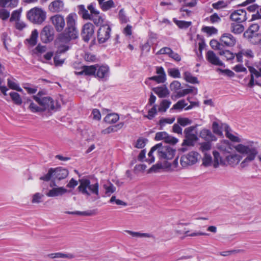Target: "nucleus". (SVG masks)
<instances>
[{
  "instance_id": "b1692460",
  "label": "nucleus",
  "mask_w": 261,
  "mask_h": 261,
  "mask_svg": "<svg viewBox=\"0 0 261 261\" xmlns=\"http://www.w3.org/2000/svg\"><path fill=\"white\" fill-rule=\"evenodd\" d=\"M67 192V190L64 187L54 188L46 193V195L50 197L61 196Z\"/></svg>"
},
{
  "instance_id": "774afa93",
  "label": "nucleus",
  "mask_w": 261,
  "mask_h": 261,
  "mask_svg": "<svg viewBox=\"0 0 261 261\" xmlns=\"http://www.w3.org/2000/svg\"><path fill=\"white\" fill-rule=\"evenodd\" d=\"M146 141H147L146 139L139 138L137 141L135 147L138 148H143L145 146Z\"/></svg>"
},
{
  "instance_id": "8fccbe9b",
  "label": "nucleus",
  "mask_w": 261,
  "mask_h": 261,
  "mask_svg": "<svg viewBox=\"0 0 261 261\" xmlns=\"http://www.w3.org/2000/svg\"><path fill=\"white\" fill-rule=\"evenodd\" d=\"M175 121V118H162L159 122V124L161 126L160 129H163V127L165 125L166 123L168 124H172L173 123V122Z\"/></svg>"
},
{
  "instance_id": "4d7b16f0",
  "label": "nucleus",
  "mask_w": 261,
  "mask_h": 261,
  "mask_svg": "<svg viewBox=\"0 0 261 261\" xmlns=\"http://www.w3.org/2000/svg\"><path fill=\"white\" fill-rule=\"evenodd\" d=\"M118 17L119 19L120 20V21L122 23H127L129 20L128 18L127 17V16L125 15L124 11L123 9H121L118 14Z\"/></svg>"
},
{
  "instance_id": "13d9d810",
  "label": "nucleus",
  "mask_w": 261,
  "mask_h": 261,
  "mask_svg": "<svg viewBox=\"0 0 261 261\" xmlns=\"http://www.w3.org/2000/svg\"><path fill=\"white\" fill-rule=\"evenodd\" d=\"M212 162V158L210 154H208L205 153L204 156L202 159V164L205 166L207 167L211 165Z\"/></svg>"
},
{
  "instance_id": "f704fd0d",
  "label": "nucleus",
  "mask_w": 261,
  "mask_h": 261,
  "mask_svg": "<svg viewBox=\"0 0 261 261\" xmlns=\"http://www.w3.org/2000/svg\"><path fill=\"white\" fill-rule=\"evenodd\" d=\"M38 32L37 30H34L31 33V36L27 40L30 45L34 46L37 44Z\"/></svg>"
},
{
  "instance_id": "c85d7f7f",
  "label": "nucleus",
  "mask_w": 261,
  "mask_h": 261,
  "mask_svg": "<svg viewBox=\"0 0 261 261\" xmlns=\"http://www.w3.org/2000/svg\"><path fill=\"white\" fill-rule=\"evenodd\" d=\"M119 119V115L116 113L109 114L104 118V121L107 123L113 124L117 122Z\"/></svg>"
},
{
  "instance_id": "5701e85b",
  "label": "nucleus",
  "mask_w": 261,
  "mask_h": 261,
  "mask_svg": "<svg viewBox=\"0 0 261 261\" xmlns=\"http://www.w3.org/2000/svg\"><path fill=\"white\" fill-rule=\"evenodd\" d=\"M199 136L206 141H215L217 139V137L212 134L211 131L207 129H202L200 131Z\"/></svg>"
},
{
  "instance_id": "09e8293b",
  "label": "nucleus",
  "mask_w": 261,
  "mask_h": 261,
  "mask_svg": "<svg viewBox=\"0 0 261 261\" xmlns=\"http://www.w3.org/2000/svg\"><path fill=\"white\" fill-rule=\"evenodd\" d=\"M90 20H92L94 23L97 26L102 25L101 24L103 21L102 17L99 16V14L91 15Z\"/></svg>"
},
{
  "instance_id": "bb28decb",
  "label": "nucleus",
  "mask_w": 261,
  "mask_h": 261,
  "mask_svg": "<svg viewBox=\"0 0 261 261\" xmlns=\"http://www.w3.org/2000/svg\"><path fill=\"white\" fill-rule=\"evenodd\" d=\"M78 13L80 15L82 16V18L84 19H91V15L88 13V11L86 9L85 6L80 5L77 6Z\"/></svg>"
},
{
  "instance_id": "052dcab7",
  "label": "nucleus",
  "mask_w": 261,
  "mask_h": 261,
  "mask_svg": "<svg viewBox=\"0 0 261 261\" xmlns=\"http://www.w3.org/2000/svg\"><path fill=\"white\" fill-rule=\"evenodd\" d=\"M228 127H227L226 129V136L227 138H228L230 140H231L232 142H240L241 140L240 138H239L238 137H236L232 135V134L230 133L228 130L227 128Z\"/></svg>"
},
{
  "instance_id": "69168bd1",
  "label": "nucleus",
  "mask_w": 261,
  "mask_h": 261,
  "mask_svg": "<svg viewBox=\"0 0 261 261\" xmlns=\"http://www.w3.org/2000/svg\"><path fill=\"white\" fill-rule=\"evenodd\" d=\"M165 142L166 143L174 145L178 142V139L176 138L170 136L167 134V136H166Z\"/></svg>"
},
{
  "instance_id": "0eeeda50",
  "label": "nucleus",
  "mask_w": 261,
  "mask_h": 261,
  "mask_svg": "<svg viewBox=\"0 0 261 261\" xmlns=\"http://www.w3.org/2000/svg\"><path fill=\"white\" fill-rule=\"evenodd\" d=\"M111 28L108 24L100 25L97 31V40L99 43L106 42L110 37Z\"/></svg>"
},
{
  "instance_id": "2eb2a0df",
  "label": "nucleus",
  "mask_w": 261,
  "mask_h": 261,
  "mask_svg": "<svg viewBox=\"0 0 261 261\" xmlns=\"http://www.w3.org/2000/svg\"><path fill=\"white\" fill-rule=\"evenodd\" d=\"M223 46L233 47L236 43V38L230 33L223 34L220 39Z\"/></svg>"
},
{
  "instance_id": "20e7f679",
  "label": "nucleus",
  "mask_w": 261,
  "mask_h": 261,
  "mask_svg": "<svg viewBox=\"0 0 261 261\" xmlns=\"http://www.w3.org/2000/svg\"><path fill=\"white\" fill-rule=\"evenodd\" d=\"M27 17L34 24H41L46 18V12L41 8L34 7L27 12Z\"/></svg>"
},
{
  "instance_id": "dca6fc26",
  "label": "nucleus",
  "mask_w": 261,
  "mask_h": 261,
  "mask_svg": "<svg viewBox=\"0 0 261 261\" xmlns=\"http://www.w3.org/2000/svg\"><path fill=\"white\" fill-rule=\"evenodd\" d=\"M189 223H180L178 224L177 228L176 229L175 231L178 234H185L186 237H195V236H207L208 235V233L205 232H194L192 233H190V231L188 230H187L186 228H184L183 230H181L179 229L180 228V226H184V225H187Z\"/></svg>"
},
{
  "instance_id": "ddd939ff",
  "label": "nucleus",
  "mask_w": 261,
  "mask_h": 261,
  "mask_svg": "<svg viewBox=\"0 0 261 261\" xmlns=\"http://www.w3.org/2000/svg\"><path fill=\"white\" fill-rule=\"evenodd\" d=\"M110 74V69L107 65L99 66L96 64V77L103 81L107 80Z\"/></svg>"
},
{
  "instance_id": "2f4dec72",
  "label": "nucleus",
  "mask_w": 261,
  "mask_h": 261,
  "mask_svg": "<svg viewBox=\"0 0 261 261\" xmlns=\"http://www.w3.org/2000/svg\"><path fill=\"white\" fill-rule=\"evenodd\" d=\"M184 80L191 84H198L199 83L198 79L192 75V74L189 71H186L184 73Z\"/></svg>"
},
{
  "instance_id": "de8ad7c7",
  "label": "nucleus",
  "mask_w": 261,
  "mask_h": 261,
  "mask_svg": "<svg viewBox=\"0 0 261 261\" xmlns=\"http://www.w3.org/2000/svg\"><path fill=\"white\" fill-rule=\"evenodd\" d=\"M202 31L210 36L217 34L218 32L217 29L214 27H204L202 28Z\"/></svg>"
},
{
  "instance_id": "9d476101",
  "label": "nucleus",
  "mask_w": 261,
  "mask_h": 261,
  "mask_svg": "<svg viewBox=\"0 0 261 261\" xmlns=\"http://www.w3.org/2000/svg\"><path fill=\"white\" fill-rule=\"evenodd\" d=\"M50 20L58 32H61L65 25L64 17L60 14H56L50 18Z\"/></svg>"
},
{
  "instance_id": "e433bc0d",
  "label": "nucleus",
  "mask_w": 261,
  "mask_h": 261,
  "mask_svg": "<svg viewBox=\"0 0 261 261\" xmlns=\"http://www.w3.org/2000/svg\"><path fill=\"white\" fill-rule=\"evenodd\" d=\"M171 102L167 99L163 100L161 103L160 106L159 107L158 110L161 112H165L169 108Z\"/></svg>"
},
{
  "instance_id": "f8f14e48",
  "label": "nucleus",
  "mask_w": 261,
  "mask_h": 261,
  "mask_svg": "<svg viewBox=\"0 0 261 261\" xmlns=\"http://www.w3.org/2000/svg\"><path fill=\"white\" fill-rule=\"evenodd\" d=\"M54 30L51 27L45 26L40 33L41 40L45 43L51 41L54 39Z\"/></svg>"
},
{
  "instance_id": "cd10ccee",
  "label": "nucleus",
  "mask_w": 261,
  "mask_h": 261,
  "mask_svg": "<svg viewBox=\"0 0 261 261\" xmlns=\"http://www.w3.org/2000/svg\"><path fill=\"white\" fill-rule=\"evenodd\" d=\"M123 124H124L123 122H120V123L117 124V125H115L113 126H110L107 127V128L102 130L101 133L102 134L105 135V134H109L112 132H117L118 129H120V128H121L122 127V126H123Z\"/></svg>"
},
{
  "instance_id": "a19ab883",
  "label": "nucleus",
  "mask_w": 261,
  "mask_h": 261,
  "mask_svg": "<svg viewBox=\"0 0 261 261\" xmlns=\"http://www.w3.org/2000/svg\"><path fill=\"white\" fill-rule=\"evenodd\" d=\"M214 155V164L213 166L216 168L219 166V163H222V159L220 155V153L217 151H214L213 152Z\"/></svg>"
},
{
  "instance_id": "4be33fe9",
  "label": "nucleus",
  "mask_w": 261,
  "mask_h": 261,
  "mask_svg": "<svg viewBox=\"0 0 261 261\" xmlns=\"http://www.w3.org/2000/svg\"><path fill=\"white\" fill-rule=\"evenodd\" d=\"M152 91L160 98H165L169 96L170 92L165 85L158 86L152 88Z\"/></svg>"
},
{
  "instance_id": "c03bdc74",
  "label": "nucleus",
  "mask_w": 261,
  "mask_h": 261,
  "mask_svg": "<svg viewBox=\"0 0 261 261\" xmlns=\"http://www.w3.org/2000/svg\"><path fill=\"white\" fill-rule=\"evenodd\" d=\"M154 81L158 84L164 83L165 82V80H164L162 77H161V76L159 75H155L147 78V79L145 82V84L146 85L149 84V81Z\"/></svg>"
},
{
  "instance_id": "aec40b11",
  "label": "nucleus",
  "mask_w": 261,
  "mask_h": 261,
  "mask_svg": "<svg viewBox=\"0 0 261 261\" xmlns=\"http://www.w3.org/2000/svg\"><path fill=\"white\" fill-rule=\"evenodd\" d=\"M64 8V3L61 0H56L52 2L48 6V10L53 13L61 12Z\"/></svg>"
},
{
  "instance_id": "f257e3e1",
  "label": "nucleus",
  "mask_w": 261,
  "mask_h": 261,
  "mask_svg": "<svg viewBox=\"0 0 261 261\" xmlns=\"http://www.w3.org/2000/svg\"><path fill=\"white\" fill-rule=\"evenodd\" d=\"M77 15L75 13H70L66 17L67 27L64 32L60 33L57 38V41L59 45L56 54L64 53L69 49L67 45L71 40L75 39L78 37V30L76 27L75 19Z\"/></svg>"
},
{
  "instance_id": "f03ea898",
  "label": "nucleus",
  "mask_w": 261,
  "mask_h": 261,
  "mask_svg": "<svg viewBox=\"0 0 261 261\" xmlns=\"http://www.w3.org/2000/svg\"><path fill=\"white\" fill-rule=\"evenodd\" d=\"M235 148L238 152L247 155L246 158L240 164L242 168L248 166L249 164L255 159L258 154L257 148L253 146L252 144L247 145L239 144Z\"/></svg>"
},
{
  "instance_id": "5fc2aeb1",
  "label": "nucleus",
  "mask_w": 261,
  "mask_h": 261,
  "mask_svg": "<svg viewBox=\"0 0 261 261\" xmlns=\"http://www.w3.org/2000/svg\"><path fill=\"white\" fill-rule=\"evenodd\" d=\"M21 11L20 10H14L11 14L10 21L11 22L20 20Z\"/></svg>"
},
{
  "instance_id": "680f3d73",
  "label": "nucleus",
  "mask_w": 261,
  "mask_h": 261,
  "mask_svg": "<svg viewBox=\"0 0 261 261\" xmlns=\"http://www.w3.org/2000/svg\"><path fill=\"white\" fill-rule=\"evenodd\" d=\"M167 134L168 133H167L166 132H158L155 134L154 139L156 141H160L162 140H164L165 141L166 136H167Z\"/></svg>"
},
{
  "instance_id": "f3484780",
  "label": "nucleus",
  "mask_w": 261,
  "mask_h": 261,
  "mask_svg": "<svg viewBox=\"0 0 261 261\" xmlns=\"http://www.w3.org/2000/svg\"><path fill=\"white\" fill-rule=\"evenodd\" d=\"M43 112L46 110H54L55 109L54 101L50 97H44L41 98V102L40 105Z\"/></svg>"
},
{
  "instance_id": "c756f323",
  "label": "nucleus",
  "mask_w": 261,
  "mask_h": 261,
  "mask_svg": "<svg viewBox=\"0 0 261 261\" xmlns=\"http://www.w3.org/2000/svg\"><path fill=\"white\" fill-rule=\"evenodd\" d=\"M48 256L51 258H73L74 256L72 254L70 253H63L61 252H57L55 253H50L48 255Z\"/></svg>"
},
{
  "instance_id": "ea45409f",
  "label": "nucleus",
  "mask_w": 261,
  "mask_h": 261,
  "mask_svg": "<svg viewBox=\"0 0 261 261\" xmlns=\"http://www.w3.org/2000/svg\"><path fill=\"white\" fill-rule=\"evenodd\" d=\"M157 106L156 105H153L151 109L149 110L147 115H144V117L147 118L149 120H152L155 116L157 114Z\"/></svg>"
},
{
  "instance_id": "7ed1b4c3",
  "label": "nucleus",
  "mask_w": 261,
  "mask_h": 261,
  "mask_svg": "<svg viewBox=\"0 0 261 261\" xmlns=\"http://www.w3.org/2000/svg\"><path fill=\"white\" fill-rule=\"evenodd\" d=\"M79 181L80 186L77 189L82 194L87 196H90L91 194L99 195V184L97 182L91 184L88 179H81Z\"/></svg>"
},
{
  "instance_id": "864d4df0",
  "label": "nucleus",
  "mask_w": 261,
  "mask_h": 261,
  "mask_svg": "<svg viewBox=\"0 0 261 261\" xmlns=\"http://www.w3.org/2000/svg\"><path fill=\"white\" fill-rule=\"evenodd\" d=\"M177 121V123L182 126H186L192 123V120L188 118L178 117Z\"/></svg>"
},
{
  "instance_id": "49530a36",
  "label": "nucleus",
  "mask_w": 261,
  "mask_h": 261,
  "mask_svg": "<svg viewBox=\"0 0 261 261\" xmlns=\"http://www.w3.org/2000/svg\"><path fill=\"white\" fill-rule=\"evenodd\" d=\"M193 88L194 87H190V88L185 89L179 91L177 92L175 96L176 98L183 97L188 94L192 93L193 91Z\"/></svg>"
},
{
  "instance_id": "3c124183",
  "label": "nucleus",
  "mask_w": 261,
  "mask_h": 261,
  "mask_svg": "<svg viewBox=\"0 0 261 261\" xmlns=\"http://www.w3.org/2000/svg\"><path fill=\"white\" fill-rule=\"evenodd\" d=\"M128 234H130L133 237L136 238H142V237H150V235L147 233H141L139 232H134L130 230L126 231Z\"/></svg>"
},
{
  "instance_id": "9b49d317",
  "label": "nucleus",
  "mask_w": 261,
  "mask_h": 261,
  "mask_svg": "<svg viewBox=\"0 0 261 261\" xmlns=\"http://www.w3.org/2000/svg\"><path fill=\"white\" fill-rule=\"evenodd\" d=\"M94 32V26L90 22L85 24L83 27L81 33L83 40L88 42L93 36Z\"/></svg>"
},
{
  "instance_id": "e2e57ef3",
  "label": "nucleus",
  "mask_w": 261,
  "mask_h": 261,
  "mask_svg": "<svg viewBox=\"0 0 261 261\" xmlns=\"http://www.w3.org/2000/svg\"><path fill=\"white\" fill-rule=\"evenodd\" d=\"M96 6V4L94 3H91L88 6V9L90 11L91 13V15H94L96 14H99V11L96 10L95 7Z\"/></svg>"
},
{
  "instance_id": "39448f33",
  "label": "nucleus",
  "mask_w": 261,
  "mask_h": 261,
  "mask_svg": "<svg viewBox=\"0 0 261 261\" xmlns=\"http://www.w3.org/2000/svg\"><path fill=\"white\" fill-rule=\"evenodd\" d=\"M196 128V126H191L185 129L184 133L185 139L182 143V146H194L198 140L197 135L193 133Z\"/></svg>"
},
{
  "instance_id": "79ce46f5",
  "label": "nucleus",
  "mask_w": 261,
  "mask_h": 261,
  "mask_svg": "<svg viewBox=\"0 0 261 261\" xmlns=\"http://www.w3.org/2000/svg\"><path fill=\"white\" fill-rule=\"evenodd\" d=\"M7 84L8 86L10 89L16 90L19 92L22 91V89L19 87V85L14 81L8 79L7 80Z\"/></svg>"
},
{
  "instance_id": "6e6552de",
  "label": "nucleus",
  "mask_w": 261,
  "mask_h": 261,
  "mask_svg": "<svg viewBox=\"0 0 261 261\" xmlns=\"http://www.w3.org/2000/svg\"><path fill=\"white\" fill-rule=\"evenodd\" d=\"M199 154L196 151L190 152L187 155H184L181 157L180 164L183 167H186L195 164L198 161Z\"/></svg>"
},
{
  "instance_id": "338daca9",
  "label": "nucleus",
  "mask_w": 261,
  "mask_h": 261,
  "mask_svg": "<svg viewBox=\"0 0 261 261\" xmlns=\"http://www.w3.org/2000/svg\"><path fill=\"white\" fill-rule=\"evenodd\" d=\"M168 73L169 75L174 78H179L180 76V73L178 69H171L169 70Z\"/></svg>"
},
{
  "instance_id": "6ab92c4d",
  "label": "nucleus",
  "mask_w": 261,
  "mask_h": 261,
  "mask_svg": "<svg viewBox=\"0 0 261 261\" xmlns=\"http://www.w3.org/2000/svg\"><path fill=\"white\" fill-rule=\"evenodd\" d=\"M96 71V64L91 66H84L82 70L80 72H75L77 75L85 74L86 75H94Z\"/></svg>"
},
{
  "instance_id": "393cba45",
  "label": "nucleus",
  "mask_w": 261,
  "mask_h": 261,
  "mask_svg": "<svg viewBox=\"0 0 261 261\" xmlns=\"http://www.w3.org/2000/svg\"><path fill=\"white\" fill-rule=\"evenodd\" d=\"M66 214H70V215H76L79 216H91L93 215H95L97 213L96 210H88L86 211L81 212V211H66L65 212Z\"/></svg>"
},
{
  "instance_id": "4c0bfd02",
  "label": "nucleus",
  "mask_w": 261,
  "mask_h": 261,
  "mask_svg": "<svg viewBox=\"0 0 261 261\" xmlns=\"http://www.w3.org/2000/svg\"><path fill=\"white\" fill-rule=\"evenodd\" d=\"M188 103L185 102L184 99L180 100L173 106L172 108L170 109V111L176 110L180 111L184 108L186 107Z\"/></svg>"
},
{
  "instance_id": "72a5a7b5",
  "label": "nucleus",
  "mask_w": 261,
  "mask_h": 261,
  "mask_svg": "<svg viewBox=\"0 0 261 261\" xmlns=\"http://www.w3.org/2000/svg\"><path fill=\"white\" fill-rule=\"evenodd\" d=\"M9 95L15 105L18 106L21 105L22 101L19 94L16 92H11L9 93Z\"/></svg>"
},
{
  "instance_id": "473e14b6",
  "label": "nucleus",
  "mask_w": 261,
  "mask_h": 261,
  "mask_svg": "<svg viewBox=\"0 0 261 261\" xmlns=\"http://www.w3.org/2000/svg\"><path fill=\"white\" fill-rule=\"evenodd\" d=\"M162 146V143H158L153 146L150 150L149 151L148 155V159L146 160V161L148 162L149 163H152L154 162V157L153 156V152L156 149H159V148Z\"/></svg>"
},
{
  "instance_id": "1a4fd4ad",
  "label": "nucleus",
  "mask_w": 261,
  "mask_h": 261,
  "mask_svg": "<svg viewBox=\"0 0 261 261\" xmlns=\"http://www.w3.org/2000/svg\"><path fill=\"white\" fill-rule=\"evenodd\" d=\"M158 152L161 159L171 160L174 156L175 150L169 145L164 146L162 145L159 148Z\"/></svg>"
},
{
  "instance_id": "7c9ffc66",
  "label": "nucleus",
  "mask_w": 261,
  "mask_h": 261,
  "mask_svg": "<svg viewBox=\"0 0 261 261\" xmlns=\"http://www.w3.org/2000/svg\"><path fill=\"white\" fill-rule=\"evenodd\" d=\"M218 54L220 56L224 57L223 59H226L227 61L232 60L235 57L234 54L228 50L222 49L221 50L219 51Z\"/></svg>"
},
{
  "instance_id": "a211bd4d",
  "label": "nucleus",
  "mask_w": 261,
  "mask_h": 261,
  "mask_svg": "<svg viewBox=\"0 0 261 261\" xmlns=\"http://www.w3.org/2000/svg\"><path fill=\"white\" fill-rule=\"evenodd\" d=\"M54 180H61L65 178L68 175V171L62 167L54 168Z\"/></svg>"
},
{
  "instance_id": "0e129e2a",
  "label": "nucleus",
  "mask_w": 261,
  "mask_h": 261,
  "mask_svg": "<svg viewBox=\"0 0 261 261\" xmlns=\"http://www.w3.org/2000/svg\"><path fill=\"white\" fill-rule=\"evenodd\" d=\"M211 146H212V145H211V143L210 142V141L203 142L201 144V145L200 147V150L202 152H205L206 151H208L211 149Z\"/></svg>"
},
{
  "instance_id": "412c9836",
  "label": "nucleus",
  "mask_w": 261,
  "mask_h": 261,
  "mask_svg": "<svg viewBox=\"0 0 261 261\" xmlns=\"http://www.w3.org/2000/svg\"><path fill=\"white\" fill-rule=\"evenodd\" d=\"M207 60L213 65L217 66H223V63L217 57L214 52L209 50L206 53Z\"/></svg>"
},
{
  "instance_id": "423d86ee",
  "label": "nucleus",
  "mask_w": 261,
  "mask_h": 261,
  "mask_svg": "<svg viewBox=\"0 0 261 261\" xmlns=\"http://www.w3.org/2000/svg\"><path fill=\"white\" fill-rule=\"evenodd\" d=\"M248 70L250 72V80L248 84V86L250 88L253 87L254 85H257L261 87V68L259 70H257L252 66H248Z\"/></svg>"
},
{
  "instance_id": "bf43d9fd",
  "label": "nucleus",
  "mask_w": 261,
  "mask_h": 261,
  "mask_svg": "<svg viewBox=\"0 0 261 261\" xmlns=\"http://www.w3.org/2000/svg\"><path fill=\"white\" fill-rule=\"evenodd\" d=\"M228 4L225 3L223 1H219L218 2L213 4L212 6L215 9L226 8Z\"/></svg>"
},
{
  "instance_id": "a878e982",
  "label": "nucleus",
  "mask_w": 261,
  "mask_h": 261,
  "mask_svg": "<svg viewBox=\"0 0 261 261\" xmlns=\"http://www.w3.org/2000/svg\"><path fill=\"white\" fill-rule=\"evenodd\" d=\"M230 30L234 34H240L244 31V27L241 23L232 22L230 24Z\"/></svg>"
},
{
  "instance_id": "a18cd8bd",
  "label": "nucleus",
  "mask_w": 261,
  "mask_h": 261,
  "mask_svg": "<svg viewBox=\"0 0 261 261\" xmlns=\"http://www.w3.org/2000/svg\"><path fill=\"white\" fill-rule=\"evenodd\" d=\"M54 168H50L48 170L47 173L44 176H42L40 177V179L46 181H48L51 178L54 179Z\"/></svg>"
},
{
  "instance_id": "4468645a",
  "label": "nucleus",
  "mask_w": 261,
  "mask_h": 261,
  "mask_svg": "<svg viewBox=\"0 0 261 261\" xmlns=\"http://www.w3.org/2000/svg\"><path fill=\"white\" fill-rule=\"evenodd\" d=\"M230 18L232 21L237 22L241 23L244 22L247 19L246 11L244 9L235 10L231 14Z\"/></svg>"
},
{
  "instance_id": "58836bf2",
  "label": "nucleus",
  "mask_w": 261,
  "mask_h": 261,
  "mask_svg": "<svg viewBox=\"0 0 261 261\" xmlns=\"http://www.w3.org/2000/svg\"><path fill=\"white\" fill-rule=\"evenodd\" d=\"M101 9L103 11H106L110 9L115 7V4L113 0H109L103 2L101 5H99Z\"/></svg>"
},
{
  "instance_id": "c9c22d12",
  "label": "nucleus",
  "mask_w": 261,
  "mask_h": 261,
  "mask_svg": "<svg viewBox=\"0 0 261 261\" xmlns=\"http://www.w3.org/2000/svg\"><path fill=\"white\" fill-rule=\"evenodd\" d=\"M173 22L180 28V29H187L192 24L191 21H186L183 20H178L176 18H173Z\"/></svg>"
},
{
  "instance_id": "6e6d98bb",
  "label": "nucleus",
  "mask_w": 261,
  "mask_h": 261,
  "mask_svg": "<svg viewBox=\"0 0 261 261\" xmlns=\"http://www.w3.org/2000/svg\"><path fill=\"white\" fill-rule=\"evenodd\" d=\"M29 101H31L29 108L32 112L36 113L43 112V109L42 110L41 107H38L35 103L32 102L31 99L29 100Z\"/></svg>"
},
{
  "instance_id": "37998d69",
  "label": "nucleus",
  "mask_w": 261,
  "mask_h": 261,
  "mask_svg": "<svg viewBox=\"0 0 261 261\" xmlns=\"http://www.w3.org/2000/svg\"><path fill=\"white\" fill-rule=\"evenodd\" d=\"M247 40L250 43L253 45L259 44L261 43V33H259L256 35V36L250 37Z\"/></svg>"
},
{
  "instance_id": "603ef678",
  "label": "nucleus",
  "mask_w": 261,
  "mask_h": 261,
  "mask_svg": "<svg viewBox=\"0 0 261 261\" xmlns=\"http://www.w3.org/2000/svg\"><path fill=\"white\" fill-rule=\"evenodd\" d=\"M210 44L212 48L214 49H218L219 51L221 50L223 48L222 43L219 42L216 40H212L210 41Z\"/></svg>"
}]
</instances>
